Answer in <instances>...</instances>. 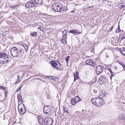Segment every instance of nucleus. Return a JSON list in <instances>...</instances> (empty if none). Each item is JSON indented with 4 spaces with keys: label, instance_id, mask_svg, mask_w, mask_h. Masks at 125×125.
Masks as SVG:
<instances>
[{
    "label": "nucleus",
    "instance_id": "obj_49",
    "mask_svg": "<svg viewBox=\"0 0 125 125\" xmlns=\"http://www.w3.org/2000/svg\"><path fill=\"white\" fill-rule=\"evenodd\" d=\"M103 91H102L101 92V93H102V94H103Z\"/></svg>",
    "mask_w": 125,
    "mask_h": 125
},
{
    "label": "nucleus",
    "instance_id": "obj_13",
    "mask_svg": "<svg viewBox=\"0 0 125 125\" xmlns=\"http://www.w3.org/2000/svg\"><path fill=\"white\" fill-rule=\"evenodd\" d=\"M73 75L74 76V82L79 78L78 72H76L75 73H73Z\"/></svg>",
    "mask_w": 125,
    "mask_h": 125
},
{
    "label": "nucleus",
    "instance_id": "obj_3",
    "mask_svg": "<svg viewBox=\"0 0 125 125\" xmlns=\"http://www.w3.org/2000/svg\"><path fill=\"white\" fill-rule=\"evenodd\" d=\"M8 55L4 53L0 54V63L3 64L8 63L9 61Z\"/></svg>",
    "mask_w": 125,
    "mask_h": 125
},
{
    "label": "nucleus",
    "instance_id": "obj_25",
    "mask_svg": "<svg viewBox=\"0 0 125 125\" xmlns=\"http://www.w3.org/2000/svg\"><path fill=\"white\" fill-rule=\"evenodd\" d=\"M98 98L100 100V103L101 102L102 104L104 103V100L102 98L98 97Z\"/></svg>",
    "mask_w": 125,
    "mask_h": 125
},
{
    "label": "nucleus",
    "instance_id": "obj_17",
    "mask_svg": "<svg viewBox=\"0 0 125 125\" xmlns=\"http://www.w3.org/2000/svg\"><path fill=\"white\" fill-rule=\"evenodd\" d=\"M113 28V26H111V25H109L107 27V31L108 32L111 31Z\"/></svg>",
    "mask_w": 125,
    "mask_h": 125
},
{
    "label": "nucleus",
    "instance_id": "obj_6",
    "mask_svg": "<svg viewBox=\"0 0 125 125\" xmlns=\"http://www.w3.org/2000/svg\"><path fill=\"white\" fill-rule=\"evenodd\" d=\"M18 109L19 112L21 114H24L26 112L24 105L22 103L19 104Z\"/></svg>",
    "mask_w": 125,
    "mask_h": 125
},
{
    "label": "nucleus",
    "instance_id": "obj_47",
    "mask_svg": "<svg viewBox=\"0 0 125 125\" xmlns=\"http://www.w3.org/2000/svg\"><path fill=\"white\" fill-rule=\"evenodd\" d=\"M94 51V49H93L92 50V51L91 52H93V51Z\"/></svg>",
    "mask_w": 125,
    "mask_h": 125
},
{
    "label": "nucleus",
    "instance_id": "obj_31",
    "mask_svg": "<svg viewBox=\"0 0 125 125\" xmlns=\"http://www.w3.org/2000/svg\"><path fill=\"white\" fill-rule=\"evenodd\" d=\"M19 53H20V54L21 53L23 52L24 51L21 49H20L19 51Z\"/></svg>",
    "mask_w": 125,
    "mask_h": 125
},
{
    "label": "nucleus",
    "instance_id": "obj_12",
    "mask_svg": "<svg viewBox=\"0 0 125 125\" xmlns=\"http://www.w3.org/2000/svg\"><path fill=\"white\" fill-rule=\"evenodd\" d=\"M106 79L105 76L104 75H102L99 77L98 79V82L102 84L103 83L106 82Z\"/></svg>",
    "mask_w": 125,
    "mask_h": 125
},
{
    "label": "nucleus",
    "instance_id": "obj_11",
    "mask_svg": "<svg viewBox=\"0 0 125 125\" xmlns=\"http://www.w3.org/2000/svg\"><path fill=\"white\" fill-rule=\"evenodd\" d=\"M95 69L96 73L98 75L100 74L104 70L103 67L100 65L97 66Z\"/></svg>",
    "mask_w": 125,
    "mask_h": 125
},
{
    "label": "nucleus",
    "instance_id": "obj_8",
    "mask_svg": "<svg viewBox=\"0 0 125 125\" xmlns=\"http://www.w3.org/2000/svg\"><path fill=\"white\" fill-rule=\"evenodd\" d=\"M50 106H45L43 109V112L44 113L48 115H50L52 112V110L51 109Z\"/></svg>",
    "mask_w": 125,
    "mask_h": 125
},
{
    "label": "nucleus",
    "instance_id": "obj_9",
    "mask_svg": "<svg viewBox=\"0 0 125 125\" xmlns=\"http://www.w3.org/2000/svg\"><path fill=\"white\" fill-rule=\"evenodd\" d=\"M85 64L87 65H88L91 66L95 67L96 65V64L95 63V62H94L92 59H89L87 60L85 62Z\"/></svg>",
    "mask_w": 125,
    "mask_h": 125
},
{
    "label": "nucleus",
    "instance_id": "obj_19",
    "mask_svg": "<svg viewBox=\"0 0 125 125\" xmlns=\"http://www.w3.org/2000/svg\"><path fill=\"white\" fill-rule=\"evenodd\" d=\"M67 32V31L65 30H64L62 32V36L63 38H64V39H65V38H67L66 37V33Z\"/></svg>",
    "mask_w": 125,
    "mask_h": 125
},
{
    "label": "nucleus",
    "instance_id": "obj_44",
    "mask_svg": "<svg viewBox=\"0 0 125 125\" xmlns=\"http://www.w3.org/2000/svg\"><path fill=\"white\" fill-rule=\"evenodd\" d=\"M46 77L48 78L49 77H52L53 76H46Z\"/></svg>",
    "mask_w": 125,
    "mask_h": 125
},
{
    "label": "nucleus",
    "instance_id": "obj_18",
    "mask_svg": "<svg viewBox=\"0 0 125 125\" xmlns=\"http://www.w3.org/2000/svg\"><path fill=\"white\" fill-rule=\"evenodd\" d=\"M35 2L37 4H40L42 3V0H34Z\"/></svg>",
    "mask_w": 125,
    "mask_h": 125
},
{
    "label": "nucleus",
    "instance_id": "obj_32",
    "mask_svg": "<svg viewBox=\"0 0 125 125\" xmlns=\"http://www.w3.org/2000/svg\"><path fill=\"white\" fill-rule=\"evenodd\" d=\"M22 85L17 90V91H16V92H17L18 91H19L21 89V88L22 86Z\"/></svg>",
    "mask_w": 125,
    "mask_h": 125
},
{
    "label": "nucleus",
    "instance_id": "obj_36",
    "mask_svg": "<svg viewBox=\"0 0 125 125\" xmlns=\"http://www.w3.org/2000/svg\"><path fill=\"white\" fill-rule=\"evenodd\" d=\"M125 39V34L123 35L122 37H121V39Z\"/></svg>",
    "mask_w": 125,
    "mask_h": 125
},
{
    "label": "nucleus",
    "instance_id": "obj_29",
    "mask_svg": "<svg viewBox=\"0 0 125 125\" xmlns=\"http://www.w3.org/2000/svg\"><path fill=\"white\" fill-rule=\"evenodd\" d=\"M38 29L42 31H44L43 28L42 27H39L38 28Z\"/></svg>",
    "mask_w": 125,
    "mask_h": 125
},
{
    "label": "nucleus",
    "instance_id": "obj_15",
    "mask_svg": "<svg viewBox=\"0 0 125 125\" xmlns=\"http://www.w3.org/2000/svg\"><path fill=\"white\" fill-rule=\"evenodd\" d=\"M118 118L120 120H125V115L123 114H119L118 115Z\"/></svg>",
    "mask_w": 125,
    "mask_h": 125
},
{
    "label": "nucleus",
    "instance_id": "obj_24",
    "mask_svg": "<svg viewBox=\"0 0 125 125\" xmlns=\"http://www.w3.org/2000/svg\"><path fill=\"white\" fill-rule=\"evenodd\" d=\"M120 52L123 55H125V49L124 48H123L122 49V51H120Z\"/></svg>",
    "mask_w": 125,
    "mask_h": 125
},
{
    "label": "nucleus",
    "instance_id": "obj_4",
    "mask_svg": "<svg viewBox=\"0 0 125 125\" xmlns=\"http://www.w3.org/2000/svg\"><path fill=\"white\" fill-rule=\"evenodd\" d=\"M52 8L55 11L60 12L62 11V7L59 2L55 3H53L52 6Z\"/></svg>",
    "mask_w": 125,
    "mask_h": 125
},
{
    "label": "nucleus",
    "instance_id": "obj_41",
    "mask_svg": "<svg viewBox=\"0 0 125 125\" xmlns=\"http://www.w3.org/2000/svg\"><path fill=\"white\" fill-rule=\"evenodd\" d=\"M20 82V81H19L18 80V82H16L14 83V84H16L17 83H19Z\"/></svg>",
    "mask_w": 125,
    "mask_h": 125
},
{
    "label": "nucleus",
    "instance_id": "obj_35",
    "mask_svg": "<svg viewBox=\"0 0 125 125\" xmlns=\"http://www.w3.org/2000/svg\"><path fill=\"white\" fill-rule=\"evenodd\" d=\"M111 76L110 77V78L111 79V78H112V77L114 75H113L114 73L113 72L112 73H111Z\"/></svg>",
    "mask_w": 125,
    "mask_h": 125
},
{
    "label": "nucleus",
    "instance_id": "obj_23",
    "mask_svg": "<svg viewBox=\"0 0 125 125\" xmlns=\"http://www.w3.org/2000/svg\"><path fill=\"white\" fill-rule=\"evenodd\" d=\"M37 33L35 32V31L31 32L30 34V35L32 37H34V36H36L37 35Z\"/></svg>",
    "mask_w": 125,
    "mask_h": 125
},
{
    "label": "nucleus",
    "instance_id": "obj_7",
    "mask_svg": "<svg viewBox=\"0 0 125 125\" xmlns=\"http://www.w3.org/2000/svg\"><path fill=\"white\" fill-rule=\"evenodd\" d=\"M37 4L33 0H31L27 3L25 5V6L27 8H30L32 7H36Z\"/></svg>",
    "mask_w": 125,
    "mask_h": 125
},
{
    "label": "nucleus",
    "instance_id": "obj_43",
    "mask_svg": "<svg viewBox=\"0 0 125 125\" xmlns=\"http://www.w3.org/2000/svg\"><path fill=\"white\" fill-rule=\"evenodd\" d=\"M109 71H110V72L111 73H113V72H112V71H111V70L110 68L109 69Z\"/></svg>",
    "mask_w": 125,
    "mask_h": 125
},
{
    "label": "nucleus",
    "instance_id": "obj_22",
    "mask_svg": "<svg viewBox=\"0 0 125 125\" xmlns=\"http://www.w3.org/2000/svg\"><path fill=\"white\" fill-rule=\"evenodd\" d=\"M17 97L19 101L20 100L21 102H23L22 101H21L22 100V98L21 95L20 94H17Z\"/></svg>",
    "mask_w": 125,
    "mask_h": 125
},
{
    "label": "nucleus",
    "instance_id": "obj_51",
    "mask_svg": "<svg viewBox=\"0 0 125 125\" xmlns=\"http://www.w3.org/2000/svg\"><path fill=\"white\" fill-rule=\"evenodd\" d=\"M17 77H18V79H19V76H17Z\"/></svg>",
    "mask_w": 125,
    "mask_h": 125
},
{
    "label": "nucleus",
    "instance_id": "obj_27",
    "mask_svg": "<svg viewBox=\"0 0 125 125\" xmlns=\"http://www.w3.org/2000/svg\"><path fill=\"white\" fill-rule=\"evenodd\" d=\"M18 6V5H16L15 6H10V7L12 9H16L17 8Z\"/></svg>",
    "mask_w": 125,
    "mask_h": 125
},
{
    "label": "nucleus",
    "instance_id": "obj_2",
    "mask_svg": "<svg viewBox=\"0 0 125 125\" xmlns=\"http://www.w3.org/2000/svg\"><path fill=\"white\" fill-rule=\"evenodd\" d=\"M50 63L52 66L54 68H55L56 70L60 71L62 70L63 68L62 67V65L61 64L58 60H53L50 61Z\"/></svg>",
    "mask_w": 125,
    "mask_h": 125
},
{
    "label": "nucleus",
    "instance_id": "obj_52",
    "mask_svg": "<svg viewBox=\"0 0 125 125\" xmlns=\"http://www.w3.org/2000/svg\"><path fill=\"white\" fill-rule=\"evenodd\" d=\"M1 96V94H0V96Z\"/></svg>",
    "mask_w": 125,
    "mask_h": 125
},
{
    "label": "nucleus",
    "instance_id": "obj_21",
    "mask_svg": "<svg viewBox=\"0 0 125 125\" xmlns=\"http://www.w3.org/2000/svg\"><path fill=\"white\" fill-rule=\"evenodd\" d=\"M121 65L123 68L124 70H125V65L121 61H119L118 62Z\"/></svg>",
    "mask_w": 125,
    "mask_h": 125
},
{
    "label": "nucleus",
    "instance_id": "obj_53",
    "mask_svg": "<svg viewBox=\"0 0 125 125\" xmlns=\"http://www.w3.org/2000/svg\"><path fill=\"white\" fill-rule=\"evenodd\" d=\"M124 6H125V5H124Z\"/></svg>",
    "mask_w": 125,
    "mask_h": 125
},
{
    "label": "nucleus",
    "instance_id": "obj_46",
    "mask_svg": "<svg viewBox=\"0 0 125 125\" xmlns=\"http://www.w3.org/2000/svg\"><path fill=\"white\" fill-rule=\"evenodd\" d=\"M76 98L77 99L78 98L79 99V97L78 96H76Z\"/></svg>",
    "mask_w": 125,
    "mask_h": 125
},
{
    "label": "nucleus",
    "instance_id": "obj_40",
    "mask_svg": "<svg viewBox=\"0 0 125 125\" xmlns=\"http://www.w3.org/2000/svg\"><path fill=\"white\" fill-rule=\"evenodd\" d=\"M94 92L95 93H96L97 92V91L96 90L94 89Z\"/></svg>",
    "mask_w": 125,
    "mask_h": 125
},
{
    "label": "nucleus",
    "instance_id": "obj_26",
    "mask_svg": "<svg viewBox=\"0 0 125 125\" xmlns=\"http://www.w3.org/2000/svg\"><path fill=\"white\" fill-rule=\"evenodd\" d=\"M70 57L69 56H67L65 58V61L67 64H68V61H69V60Z\"/></svg>",
    "mask_w": 125,
    "mask_h": 125
},
{
    "label": "nucleus",
    "instance_id": "obj_37",
    "mask_svg": "<svg viewBox=\"0 0 125 125\" xmlns=\"http://www.w3.org/2000/svg\"><path fill=\"white\" fill-rule=\"evenodd\" d=\"M121 2H122L121 4H123L124 2H125V0H121Z\"/></svg>",
    "mask_w": 125,
    "mask_h": 125
},
{
    "label": "nucleus",
    "instance_id": "obj_33",
    "mask_svg": "<svg viewBox=\"0 0 125 125\" xmlns=\"http://www.w3.org/2000/svg\"><path fill=\"white\" fill-rule=\"evenodd\" d=\"M65 39H61L60 40V41H61V42L62 43H64V41H65Z\"/></svg>",
    "mask_w": 125,
    "mask_h": 125
},
{
    "label": "nucleus",
    "instance_id": "obj_28",
    "mask_svg": "<svg viewBox=\"0 0 125 125\" xmlns=\"http://www.w3.org/2000/svg\"><path fill=\"white\" fill-rule=\"evenodd\" d=\"M67 108H64L63 109V112L64 113L67 114L68 113V111L67 110Z\"/></svg>",
    "mask_w": 125,
    "mask_h": 125
},
{
    "label": "nucleus",
    "instance_id": "obj_48",
    "mask_svg": "<svg viewBox=\"0 0 125 125\" xmlns=\"http://www.w3.org/2000/svg\"><path fill=\"white\" fill-rule=\"evenodd\" d=\"M75 12V11H74V10H72V11H71V12H72V13H73L74 12Z\"/></svg>",
    "mask_w": 125,
    "mask_h": 125
},
{
    "label": "nucleus",
    "instance_id": "obj_39",
    "mask_svg": "<svg viewBox=\"0 0 125 125\" xmlns=\"http://www.w3.org/2000/svg\"><path fill=\"white\" fill-rule=\"evenodd\" d=\"M3 87H4V86H0V89L2 90L3 88Z\"/></svg>",
    "mask_w": 125,
    "mask_h": 125
},
{
    "label": "nucleus",
    "instance_id": "obj_38",
    "mask_svg": "<svg viewBox=\"0 0 125 125\" xmlns=\"http://www.w3.org/2000/svg\"><path fill=\"white\" fill-rule=\"evenodd\" d=\"M124 5H125V4L123 3V4L121 5V6L122 7V8H124L125 6H124Z\"/></svg>",
    "mask_w": 125,
    "mask_h": 125
},
{
    "label": "nucleus",
    "instance_id": "obj_16",
    "mask_svg": "<svg viewBox=\"0 0 125 125\" xmlns=\"http://www.w3.org/2000/svg\"><path fill=\"white\" fill-rule=\"evenodd\" d=\"M80 101V99L79 101L78 100L77 102L76 101V100L75 98L72 99L71 100V103L73 105H74L76 103Z\"/></svg>",
    "mask_w": 125,
    "mask_h": 125
},
{
    "label": "nucleus",
    "instance_id": "obj_10",
    "mask_svg": "<svg viewBox=\"0 0 125 125\" xmlns=\"http://www.w3.org/2000/svg\"><path fill=\"white\" fill-rule=\"evenodd\" d=\"M91 101L92 103L94 105L99 106L101 104V103H100V100L97 97L95 99L92 98L91 99Z\"/></svg>",
    "mask_w": 125,
    "mask_h": 125
},
{
    "label": "nucleus",
    "instance_id": "obj_34",
    "mask_svg": "<svg viewBox=\"0 0 125 125\" xmlns=\"http://www.w3.org/2000/svg\"><path fill=\"white\" fill-rule=\"evenodd\" d=\"M5 92V97H6L7 96V91H4Z\"/></svg>",
    "mask_w": 125,
    "mask_h": 125
},
{
    "label": "nucleus",
    "instance_id": "obj_20",
    "mask_svg": "<svg viewBox=\"0 0 125 125\" xmlns=\"http://www.w3.org/2000/svg\"><path fill=\"white\" fill-rule=\"evenodd\" d=\"M21 45L24 47L25 50L26 52H27L28 51V46L26 44H21Z\"/></svg>",
    "mask_w": 125,
    "mask_h": 125
},
{
    "label": "nucleus",
    "instance_id": "obj_45",
    "mask_svg": "<svg viewBox=\"0 0 125 125\" xmlns=\"http://www.w3.org/2000/svg\"><path fill=\"white\" fill-rule=\"evenodd\" d=\"M2 90H4L5 91H6V89H5V87L4 86Z\"/></svg>",
    "mask_w": 125,
    "mask_h": 125
},
{
    "label": "nucleus",
    "instance_id": "obj_42",
    "mask_svg": "<svg viewBox=\"0 0 125 125\" xmlns=\"http://www.w3.org/2000/svg\"><path fill=\"white\" fill-rule=\"evenodd\" d=\"M31 10H28V12L29 13H30V12H31Z\"/></svg>",
    "mask_w": 125,
    "mask_h": 125
},
{
    "label": "nucleus",
    "instance_id": "obj_50",
    "mask_svg": "<svg viewBox=\"0 0 125 125\" xmlns=\"http://www.w3.org/2000/svg\"><path fill=\"white\" fill-rule=\"evenodd\" d=\"M50 77V79H52V78H53V77Z\"/></svg>",
    "mask_w": 125,
    "mask_h": 125
},
{
    "label": "nucleus",
    "instance_id": "obj_1",
    "mask_svg": "<svg viewBox=\"0 0 125 125\" xmlns=\"http://www.w3.org/2000/svg\"><path fill=\"white\" fill-rule=\"evenodd\" d=\"M39 122L41 124L45 125H52L53 123L52 119L50 117H47L44 118L39 116L37 117Z\"/></svg>",
    "mask_w": 125,
    "mask_h": 125
},
{
    "label": "nucleus",
    "instance_id": "obj_5",
    "mask_svg": "<svg viewBox=\"0 0 125 125\" xmlns=\"http://www.w3.org/2000/svg\"><path fill=\"white\" fill-rule=\"evenodd\" d=\"M11 54L14 57L18 58L20 56L19 51L16 47H13L11 49Z\"/></svg>",
    "mask_w": 125,
    "mask_h": 125
},
{
    "label": "nucleus",
    "instance_id": "obj_14",
    "mask_svg": "<svg viewBox=\"0 0 125 125\" xmlns=\"http://www.w3.org/2000/svg\"><path fill=\"white\" fill-rule=\"evenodd\" d=\"M69 32L72 33L74 35H77L80 33V32L76 31L75 30H70L69 31Z\"/></svg>",
    "mask_w": 125,
    "mask_h": 125
},
{
    "label": "nucleus",
    "instance_id": "obj_30",
    "mask_svg": "<svg viewBox=\"0 0 125 125\" xmlns=\"http://www.w3.org/2000/svg\"><path fill=\"white\" fill-rule=\"evenodd\" d=\"M121 31L120 29L119 28V25L118 26V28L116 30V32H118Z\"/></svg>",
    "mask_w": 125,
    "mask_h": 125
}]
</instances>
